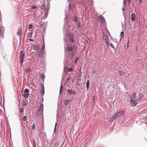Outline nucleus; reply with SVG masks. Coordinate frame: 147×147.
Wrapping results in <instances>:
<instances>
[{
  "instance_id": "f257e3e1",
  "label": "nucleus",
  "mask_w": 147,
  "mask_h": 147,
  "mask_svg": "<svg viewBox=\"0 0 147 147\" xmlns=\"http://www.w3.org/2000/svg\"><path fill=\"white\" fill-rule=\"evenodd\" d=\"M25 56V54L24 53V52L23 51H21L20 52V63L22 64L23 63L24 60Z\"/></svg>"
},
{
  "instance_id": "f03ea898",
  "label": "nucleus",
  "mask_w": 147,
  "mask_h": 147,
  "mask_svg": "<svg viewBox=\"0 0 147 147\" xmlns=\"http://www.w3.org/2000/svg\"><path fill=\"white\" fill-rule=\"evenodd\" d=\"M67 96L73 95V96L76 94V92L75 90L72 89H67Z\"/></svg>"
},
{
  "instance_id": "7ed1b4c3",
  "label": "nucleus",
  "mask_w": 147,
  "mask_h": 147,
  "mask_svg": "<svg viewBox=\"0 0 147 147\" xmlns=\"http://www.w3.org/2000/svg\"><path fill=\"white\" fill-rule=\"evenodd\" d=\"M4 27L2 26H0V38L1 37V38H3V37L4 32Z\"/></svg>"
},
{
  "instance_id": "20e7f679",
  "label": "nucleus",
  "mask_w": 147,
  "mask_h": 147,
  "mask_svg": "<svg viewBox=\"0 0 147 147\" xmlns=\"http://www.w3.org/2000/svg\"><path fill=\"white\" fill-rule=\"evenodd\" d=\"M136 100H137L136 99V100H130V104L131 106H135L137 105L138 101H137Z\"/></svg>"
},
{
  "instance_id": "39448f33",
  "label": "nucleus",
  "mask_w": 147,
  "mask_h": 147,
  "mask_svg": "<svg viewBox=\"0 0 147 147\" xmlns=\"http://www.w3.org/2000/svg\"><path fill=\"white\" fill-rule=\"evenodd\" d=\"M43 105L42 104H41L38 108L39 110L38 111V112L40 114H41L43 113Z\"/></svg>"
},
{
  "instance_id": "423d86ee",
  "label": "nucleus",
  "mask_w": 147,
  "mask_h": 147,
  "mask_svg": "<svg viewBox=\"0 0 147 147\" xmlns=\"http://www.w3.org/2000/svg\"><path fill=\"white\" fill-rule=\"evenodd\" d=\"M98 18L99 20L101 21L103 23H105V20L102 15H100L98 16Z\"/></svg>"
},
{
  "instance_id": "0eeeda50",
  "label": "nucleus",
  "mask_w": 147,
  "mask_h": 147,
  "mask_svg": "<svg viewBox=\"0 0 147 147\" xmlns=\"http://www.w3.org/2000/svg\"><path fill=\"white\" fill-rule=\"evenodd\" d=\"M136 93L135 92L133 93L131 96L130 98V100H136L137 99V97H136Z\"/></svg>"
},
{
  "instance_id": "6e6552de",
  "label": "nucleus",
  "mask_w": 147,
  "mask_h": 147,
  "mask_svg": "<svg viewBox=\"0 0 147 147\" xmlns=\"http://www.w3.org/2000/svg\"><path fill=\"white\" fill-rule=\"evenodd\" d=\"M123 112V111H118L116 112L115 114V115H116V116L118 117H119L120 116H121Z\"/></svg>"
},
{
  "instance_id": "1a4fd4ad",
  "label": "nucleus",
  "mask_w": 147,
  "mask_h": 147,
  "mask_svg": "<svg viewBox=\"0 0 147 147\" xmlns=\"http://www.w3.org/2000/svg\"><path fill=\"white\" fill-rule=\"evenodd\" d=\"M82 76V74L81 72V69H80L77 73L78 79H80Z\"/></svg>"
},
{
  "instance_id": "9d476101",
  "label": "nucleus",
  "mask_w": 147,
  "mask_h": 147,
  "mask_svg": "<svg viewBox=\"0 0 147 147\" xmlns=\"http://www.w3.org/2000/svg\"><path fill=\"white\" fill-rule=\"evenodd\" d=\"M136 15L134 13H132L131 16V20L133 22L135 21L136 20Z\"/></svg>"
},
{
  "instance_id": "9b49d317",
  "label": "nucleus",
  "mask_w": 147,
  "mask_h": 147,
  "mask_svg": "<svg viewBox=\"0 0 147 147\" xmlns=\"http://www.w3.org/2000/svg\"><path fill=\"white\" fill-rule=\"evenodd\" d=\"M143 96H144L142 94L140 93L139 95L138 98H137V100H136L137 101H139L143 97Z\"/></svg>"
},
{
  "instance_id": "f8f14e48",
  "label": "nucleus",
  "mask_w": 147,
  "mask_h": 147,
  "mask_svg": "<svg viewBox=\"0 0 147 147\" xmlns=\"http://www.w3.org/2000/svg\"><path fill=\"white\" fill-rule=\"evenodd\" d=\"M90 81L89 80L87 81L86 86V87L87 91L89 89L90 86Z\"/></svg>"
},
{
  "instance_id": "ddd939ff",
  "label": "nucleus",
  "mask_w": 147,
  "mask_h": 147,
  "mask_svg": "<svg viewBox=\"0 0 147 147\" xmlns=\"http://www.w3.org/2000/svg\"><path fill=\"white\" fill-rule=\"evenodd\" d=\"M117 117H118L116 116V115L115 114L114 115L112 116L110 120V121H113V120L115 119Z\"/></svg>"
},
{
  "instance_id": "4468645a",
  "label": "nucleus",
  "mask_w": 147,
  "mask_h": 147,
  "mask_svg": "<svg viewBox=\"0 0 147 147\" xmlns=\"http://www.w3.org/2000/svg\"><path fill=\"white\" fill-rule=\"evenodd\" d=\"M77 85L78 86L82 84V82L80 79H78L76 81Z\"/></svg>"
},
{
  "instance_id": "2eb2a0df",
  "label": "nucleus",
  "mask_w": 147,
  "mask_h": 147,
  "mask_svg": "<svg viewBox=\"0 0 147 147\" xmlns=\"http://www.w3.org/2000/svg\"><path fill=\"white\" fill-rule=\"evenodd\" d=\"M40 76L41 81H44L45 79L44 74H41Z\"/></svg>"
},
{
  "instance_id": "dca6fc26",
  "label": "nucleus",
  "mask_w": 147,
  "mask_h": 147,
  "mask_svg": "<svg viewBox=\"0 0 147 147\" xmlns=\"http://www.w3.org/2000/svg\"><path fill=\"white\" fill-rule=\"evenodd\" d=\"M60 112H61V110H60V108L59 107V104H58L57 110V116H58L59 113H60Z\"/></svg>"
},
{
  "instance_id": "f3484780",
  "label": "nucleus",
  "mask_w": 147,
  "mask_h": 147,
  "mask_svg": "<svg viewBox=\"0 0 147 147\" xmlns=\"http://www.w3.org/2000/svg\"><path fill=\"white\" fill-rule=\"evenodd\" d=\"M63 101L66 106H67L68 105V103L70 102V101L67 99L64 100Z\"/></svg>"
},
{
  "instance_id": "a211bd4d",
  "label": "nucleus",
  "mask_w": 147,
  "mask_h": 147,
  "mask_svg": "<svg viewBox=\"0 0 147 147\" xmlns=\"http://www.w3.org/2000/svg\"><path fill=\"white\" fill-rule=\"evenodd\" d=\"M42 89H41V92L40 94L41 95L43 96L45 92V90H44V86L43 85V87L42 86Z\"/></svg>"
},
{
  "instance_id": "6ab92c4d",
  "label": "nucleus",
  "mask_w": 147,
  "mask_h": 147,
  "mask_svg": "<svg viewBox=\"0 0 147 147\" xmlns=\"http://www.w3.org/2000/svg\"><path fill=\"white\" fill-rule=\"evenodd\" d=\"M72 49V46L70 45H67V50L69 52L71 51Z\"/></svg>"
},
{
  "instance_id": "aec40b11",
  "label": "nucleus",
  "mask_w": 147,
  "mask_h": 147,
  "mask_svg": "<svg viewBox=\"0 0 147 147\" xmlns=\"http://www.w3.org/2000/svg\"><path fill=\"white\" fill-rule=\"evenodd\" d=\"M103 39L105 40V42L108 41V36L107 35H104L102 36Z\"/></svg>"
},
{
  "instance_id": "412c9836",
  "label": "nucleus",
  "mask_w": 147,
  "mask_h": 147,
  "mask_svg": "<svg viewBox=\"0 0 147 147\" xmlns=\"http://www.w3.org/2000/svg\"><path fill=\"white\" fill-rule=\"evenodd\" d=\"M68 37L69 38V39L74 38V35L71 34H69L68 35Z\"/></svg>"
},
{
  "instance_id": "4be33fe9",
  "label": "nucleus",
  "mask_w": 147,
  "mask_h": 147,
  "mask_svg": "<svg viewBox=\"0 0 147 147\" xmlns=\"http://www.w3.org/2000/svg\"><path fill=\"white\" fill-rule=\"evenodd\" d=\"M57 123L56 122L55 124V128H54V132H53V135H54V134H56V127H57Z\"/></svg>"
},
{
  "instance_id": "5701e85b",
  "label": "nucleus",
  "mask_w": 147,
  "mask_h": 147,
  "mask_svg": "<svg viewBox=\"0 0 147 147\" xmlns=\"http://www.w3.org/2000/svg\"><path fill=\"white\" fill-rule=\"evenodd\" d=\"M35 124H36V123H35V121L33 122L32 125V129H35Z\"/></svg>"
},
{
  "instance_id": "b1692460",
  "label": "nucleus",
  "mask_w": 147,
  "mask_h": 147,
  "mask_svg": "<svg viewBox=\"0 0 147 147\" xmlns=\"http://www.w3.org/2000/svg\"><path fill=\"white\" fill-rule=\"evenodd\" d=\"M29 94H27V93H26L24 94H23V96L25 98H27L29 96Z\"/></svg>"
},
{
  "instance_id": "393cba45",
  "label": "nucleus",
  "mask_w": 147,
  "mask_h": 147,
  "mask_svg": "<svg viewBox=\"0 0 147 147\" xmlns=\"http://www.w3.org/2000/svg\"><path fill=\"white\" fill-rule=\"evenodd\" d=\"M29 90L28 89L26 88L24 90V93L25 94H26V93L29 94L28 93H29Z\"/></svg>"
},
{
  "instance_id": "a878e982",
  "label": "nucleus",
  "mask_w": 147,
  "mask_h": 147,
  "mask_svg": "<svg viewBox=\"0 0 147 147\" xmlns=\"http://www.w3.org/2000/svg\"><path fill=\"white\" fill-rule=\"evenodd\" d=\"M119 75L120 76H122L123 75L124 73L121 71H119L118 72Z\"/></svg>"
},
{
  "instance_id": "bb28decb",
  "label": "nucleus",
  "mask_w": 147,
  "mask_h": 147,
  "mask_svg": "<svg viewBox=\"0 0 147 147\" xmlns=\"http://www.w3.org/2000/svg\"><path fill=\"white\" fill-rule=\"evenodd\" d=\"M32 32H30L29 34H28L27 36L28 38H31L32 37Z\"/></svg>"
},
{
  "instance_id": "cd10ccee",
  "label": "nucleus",
  "mask_w": 147,
  "mask_h": 147,
  "mask_svg": "<svg viewBox=\"0 0 147 147\" xmlns=\"http://www.w3.org/2000/svg\"><path fill=\"white\" fill-rule=\"evenodd\" d=\"M124 33L123 32H121V34H120V36L121 37V39L122 38L123 36Z\"/></svg>"
},
{
  "instance_id": "c85d7f7f",
  "label": "nucleus",
  "mask_w": 147,
  "mask_h": 147,
  "mask_svg": "<svg viewBox=\"0 0 147 147\" xmlns=\"http://www.w3.org/2000/svg\"><path fill=\"white\" fill-rule=\"evenodd\" d=\"M110 44L111 47L114 49L115 50V47L114 46V45L111 43H110Z\"/></svg>"
},
{
  "instance_id": "c756f323",
  "label": "nucleus",
  "mask_w": 147,
  "mask_h": 147,
  "mask_svg": "<svg viewBox=\"0 0 147 147\" xmlns=\"http://www.w3.org/2000/svg\"><path fill=\"white\" fill-rule=\"evenodd\" d=\"M77 46L76 45H74L73 47V49L75 50V51H76V52L77 51Z\"/></svg>"
},
{
  "instance_id": "7c9ffc66",
  "label": "nucleus",
  "mask_w": 147,
  "mask_h": 147,
  "mask_svg": "<svg viewBox=\"0 0 147 147\" xmlns=\"http://www.w3.org/2000/svg\"><path fill=\"white\" fill-rule=\"evenodd\" d=\"M21 30H19L17 32V34L18 35H20L21 34Z\"/></svg>"
},
{
  "instance_id": "2f4dec72",
  "label": "nucleus",
  "mask_w": 147,
  "mask_h": 147,
  "mask_svg": "<svg viewBox=\"0 0 147 147\" xmlns=\"http://www.w3.org/2000/svg\"><path fill=\"white\" fill-rule=\"evenodd\" d=\"M77 27L78 28H79L81 27L80 23L79 22L78 24Z\"/></svg>"
},
{
  "instance_id": "473e14b6",
  "label": "nucleus",
  "mask_w": 147,
  "mask_h": 147,
  "mask_svg": "<svg viewBox=\"0 0 147 147\" xmlns=\"http://www.w3.org/2000/svg\"><path fill=\"white\" fill-rule=\"evenodd\" d=\"M63 89V87L62 85V84H61V86L60 87V92H59L60 93H61V91Z\"/></svg>"
},
{
  "instance_id": "72a5a7b5",
  "label": "nucleus",
  "mask_w": 147,
  "mask_h": 147,
  "mask_svg": "<svg viewBox=\"0 0 147 147\" xmlns=\"http://www.w3.org/2000/svg\"><path fill=\"white\" fill-rule=\"evenodd\" d=\"M32 24H30L29 25V26H28V28L29 29H30L32 28Z\"/></svg>"
},
{
  "instance_id": "f704fd0d",
  "label": "nucleus",
  "mask_w": 147,
  "mask_h": 147,
  "mask_svg": "<svg viewBox=\"0 0 147 147\" xmlns=\"http://www.w3.org/2000/svg\"><path fill=\"white\" fill-rule=\"evenodd\" d=\"M69 42H72L74 43V42L73 38L69 39Z\"/></svg>"
},
{
  "instance_id": "c9c22d12",
  "label": "nucleus",
  "mask_w": 147,
  "mask_h": 147,
  "mask_svg": "<svg viewBox=\"0 0 147 147\" xmlns=\"http://www.w3.org/2000/svg\"><path fill=\"white\" fill-rule=\"evenodd\" d=\"M23 105H24V106H26L27 105V103L25 101H23Z\"/></svg>"
},
{
  "instance_id": "e433bc0d",
  "label": "nucleus",
  "mask_w": 147,
  "mask_h": 147,
  "mask_svg": "<svg viewBox=\"0 0 147 147\" xmlns=\"http://www.w3.org/2000/svg\"><path fill=\"white\" fill-rule=\"evenodd\" d=\"M45 49V48L43 47H42L41 49V52L42 53H43V51H44Z\"/></svg>"
},
{
  "instance_id": "4c0bfd02",
  "label": "nucleus",
  "mask_w": 147,
  "mask_h": 147,
  "mask_svg": "<svg viewBox=\"0 0 147 147\" xmlns=\"http://www.w3.org/2000/svg\"><path fill=\"white\" fill-rule=\"evenodd\" d=\"M70 79V77H69L66 80V81L65 82V84H67L68 82L69 81V80Z\"/></svg>"
},
{
  "instance_id": "58836bf2",
  "label": "nucleus",
  "mask_w": 147,
  "mask_h": 147,
  "mask_svg": "<svg viewBox=\"0 0 147 147\" xmlns=\"http://www.w3.org/2000/svg\"><path fill=\"white\" fill-rule=\"evenodd\" d=\"M71 70H72V68L71 67L68 68L67 69V71L68 72L71 71Z\"/></svg>"
},
{
  "instance_id": "ea45409f",
  "label": "nucleus",
  "mask_w": 147,
  "mask_h": 147,
  "mask_svg": "<svg viewBox=\"0 0 147 147\" xmlns=\"http://www.w3.org/2000/svg\"><path fill=\"white\" fill-rule=\"evenodd\" d=\"M78 57H76V59H75V63H76L78 59Z\"/></svg>"
},
{
  "instance_id": "a19ab883",
  "label": "nucleus",
  "mask_w": 147,
  "mask_h": 147,
  "mask_svg": "<svg viewBox=\"0 0 147 147\" xmlns=\"http://www.w3.org/2000/svg\"><path fill=\"white\" fill-rule=\"evenodd\" d=\"M30 8H31V9H36L37 8V7H36L35 6H32Z\"/></svg>"
},
{
  "instance_id": "79ce46f5",
  "label": "nucleus",
  "mask_w": 147,
  "mask_h": 147,
  "mask_svg": "<svg viewBox=\"0 0 147 147\" xmlns=\"http://www.w3.org/2000/svg\"><path fill=\"white\" fill-rule=\"evenodd\" d=\"M23 120L24 121H25L26 120V116H24L23 117Z\"/></svg>"
},
{
  "instance_id": "37998d69",
  "label": "nucleus",
  "mask_w": 147,
  "mask_h": 147,
  "mask_svg": "<svg viewBox=\"0 0 147 147\" xmlns=\"http://www.w3.org/2000/svg\"><path fill=\"white\" fill-rule=\"evenodd\" d=\"M123 4L124 5L126 6V3L125 0H124L123 1Z\"/></svg>"
},
{
  "instance_id": "c03bdc74",
  "label": "nucleus",
  "mask_w": 147,
  "mask_h": 147,
  "mask_svg": "<svg viewBox=\"0 0 147 147\" xmlns=\"http://www.w3.org/2000/svg\"><path fill=\"white\" fill-rule=\"evenodd\" d=\"M96 70L94 69L92 70V73L93 74H94L96 73Z\"/></svg>"
},
{
  "instance_id": "a18cd8bd",
  "label": "nucleus",
  "mask_w": 147,
  "mask_h": 147,
  "mask_svg": "<svg viewBox=\"0 0 147 147\" xmlns=\"http://www.w3.org/2000/svg\"><path fill=\"white\" fill-rule=\"evenodd\" d=\"M143 0H138L139 4H141Z\"/></svg>"
},
{
  "instance_id": "49530a36",
  "label": "nucleus",
  "mask_w": 147,
  "mask_h": 147,
  "mask_svg": "<svg viewBox=\"0 0 147 147\" xmlns=\"http://www.w3.org/2000/svg\"><path fill=\"white\" fill-rule=\"evenodd\" d=\"M38 45L35 46L34 48V50H36L37 49V47Z\"/></svg>"
},
{
  "instance_id": "de8ad7c7",
  "label": "nucleus",
  "mask_w": 147,
  "mask_h": 147,
  "mask_svg": "<svg viewBox=\"0 0 147 147\" xmlns=\"http://www.w3.org/2000/svg\"><path fill=\"white\" fill-rule=\"evenodd\" d=\"M25 70H26L28 72H30L31 70L28 68H26L25 69Z\"/></svg>"
},
{
  "instance_id": "09e8293b",
  "label": "nucleus",
  "mask_w": 147,
  "mask_h": 147,
  "mask_svg": "<svg viewBox=\"0 0 147 147\" xmlns=\"http://www.w3.org/2000/svg\"><path fill=\"white\" fill-rule=\"evenodd\" d=\"M43 53H41V52L40 53H39V57H42V54H43Z\"/></svg>"
},
{
  "instance_id": "8fccbe9b",
  "label": "nucleus",
  "mask_w": 147,
  "mask_h": 147,
  "mask_svg": "<svg viewBox=\"0 0 147 147\" xmlns=\"http://www.w3.org/2000/svg\"><path fill=\"white\" fill-rule=\"evenodd\" d=\"M34 147H36V142L35 140L34 141Z\"/></svg>"
},
{
  "instance_id": "3c124183",
  "label": "nucleus",
  "mask_w": 147,
  "mask_h": 147,
  "mask_svg": "<svg viewBox=\"0 0 147 147\" xmlns=\"http://www.w3.org/2000/svg\"><path fill=\"white\" fill-rule=\"evenodd\" d=\"M106 44L107 46H109V43L108 41H107L106 42Z\"/></svg>"
},
{
  "instance_id": "603ef678",
  "label": "nucleus",
  "mask_w": 147,
  "mask_h": 147,
  "mask_svg": "<svg viewBox=\"0 0 147 147\" xmlns=\"http://www.w3.org/2000/svg\"><path fill=\"white\" fill-rule=\"evenodd\" d=\"M20 113H21L22 111V108H20Z\"/></svg>"
},
{
  "instance_id": "864d4df0",
  "label": "nucleus",
  "mask_w": 147,
  "mask_h": 147,
  "mask_svg": "<svg viewBox=\"0 0 147 147\" xmlns=\"http://www.w3.org/2000/svg\"><path fill=\"white\" fill-rule=\"evenodd\" d=\"M69 9H71V3H69Z\"/></svg>"
},
{
  "instance_id": "5fc2aeb1",
  "label": "nucleus",
  "mask_w": 147,
  "mask_h": 147,
  "mask_svg": "<svg viewBox=\"0 0 147 147\" xmlns=\"http://www.w3.org/2000/svg\"><path fill=\"white\" fill-rule=\"evenodd\" d=\"M74 21H75V22H77L78 21V20H77V18L76 17H75L74 18Z\"/></svg>"
},
{
  "instance_id": "6e6d98bb",
  "label": "nucleus",
  "mask_w": 147,
  "mask_h": 147,
  "mask_svg": "<svg viewBox=\"0 0 147 147\" xmlns=\"http://www.w3.org/2000/svg\"><path fill=\"white\" fill-rule=\"evenodd\" d=\"M48 12H49V10H48L46 12V18L47 17V14L48 13Z\"/></svg>"
},
{
  "instance_id": "4d7b16f0",
  "label": "nucleus",
  "mask_w": 147,
  "mask_h": 147,
  "mask_svg": "<svg viewBox=\"0 0 147 147\" xmlns=\"http://www.w3.org/2000/svg\"><path fill=\"white\" fill-rule=\"evenodd\" d=\"M129 40H128L127 44V47H128L129 46Z\"/></svg>"
},
{
  "instance_id": "13d9d810",
  "label": "nucleus",
  "mask_w": 147,
  "mask_h": 147,
  "mask_svg": "<svg viewBox=\"0 0 147 147\" xmlns=\"http://www.w3.org/2000/svg\"><path fill=\"white\" fill-rule=\"evenodd\" d=\"M28 40L30 41H34V40L33 39H32V38L29 39H28Z\"/></svg>"
},
{
  "instance_id": "bf43d9fd",
  "label": "nucleus",
  "mask_w": 147,
  "mask_h": 147,
  "mask_svg": "<svg viewBox=\"0 0 147 147\" xmlns=\"http://www.w3.org/2000/svg\"><path fill=\"white\" fill-rule=\"evenodd\" d=\"M122 11H123L125 10V8L124 7H123L122 8Z\"/></svg>"
},
{
  "instance_id": "052dcab7",
  "label": "nucleus",
  "mask_w": 147,
  "mask_h": 147,
  "mask_svg": "<svg viewBox=\"0 0 147 147\" xmlns=\"http://www.w3.org/2000/svg\"><path fill=\"white\" fill-rule=\"evenodd\" d=\"M45 44L44 43L42 45V47H44L45 48Z\"/></svg>"
},
{
  "instance_id": "680f3d73",
  "label": "nucleus",
  "mask_w": 147,
  "mask_h": 147,
  "mask_svg": "<svg viewBox=\"0 0 147 147\" xmlns=\"http://www.w3.org/2000/svg\"><path fill=\"white\" fill-rule=\"evenodd\" d=\"M75 55V54L74 53H73L72 55V57H74Z\"/></svg>"
},
{
  "instance_id": "e2e57ef3",
  "label": "nucleus",
  "mask_w": 147,
  "mask_h": 147,
  "mask_svg": "<svg viewBox=\"0 0 147 147\" xmlns=\"http://www.w3.org/2000/svg\"><path fill=\"white\" fill-rule=\"evenodd\" d=\"M71 27V26H70V25H68V28H70V27Z\"/></svg>"
},
{
  "instance_id": "0e129e2a",
  "label": "nucleus",
  "mask_w": 147,
  "mask_h": 147,
  "mask_svg": "<svg viewBox=\"0 0 147 147\" xmlns=\"http://www.w3.org/2000/svg\"><path fill=\"white\" fill-rule=\"evenodd\" d=\"M130 0H127V1H128V2L129 3H130Z\"/></svg>"
},
{
  "instance_id": "69168bd1",
  "label": "nucleus",
  "mask_w": 147,
  "mask_h": 147,
  "mask_svg": "<svg viewBox=\"0 0 147 147\" xmlns=\"http://www.w3.org/2000/svg\"><path fill=\"white\" fill-rule=\"evenodd\" d=\"M70 0H68L67 1H68V2H69V3H70Z\"/></svg>"
},
{
  "instance_id": "338daca9",
  "label": "nucleus",
  "mask_w": 147,
  "mask_h": 147,
  "mask_svg": "<svg viewBox=\"0 0 147 147\" xmlns=\"http://www.w3.org/2000/svg\"><path fill=\"white\" fill-rule=\"evenodd\" d=\"M65 19H66V20H67V19L66 17L65 18H64V20Z\"/></svg>"
},
{
  "instance_id": "774afa93",
  "label": "nucleus",
  "mask_w": 147,
  "mask_h": 147,
  "mask_svg": "<svg viewBox=\"0 0 147 147\" xmlns=\"http://www.w3.org/2000/svg\"><path fill=\"white\" fill-rule=\"evenodd\" d=\"M128 47H127H127H125V49H128Z\"/></svg>"
}]
</instances>
